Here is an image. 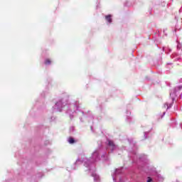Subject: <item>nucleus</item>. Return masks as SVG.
<instances>
[{
  "mask_svg": "<svg viewBox=\"0 0 182 182\" xmlns=\"http://www.w3.org/2000/svg\"><path fill=\"white\" fill-rule=\"evenodd\" d=\"M108 144H109V146H110L111 147H114V142H113V141H108Z\"/></svg>",
  "mask_w": 182,
  "mask_h": 182,
  "instance_id": "3",
  "label": "nucleus"
},
{
  "mask_svg": "<svg viewBox=\"0 0 182 182\" xmlns=\"http://www.w3.org/2000/svg\"><path fill=\"white\" fill-rule=\"evenodd\" d=\"M106 21L109 22V23H112V15H107L105 16Z\"/></svg>",
  "mask_w": 182,
  "mask_h": 182,
  "instance_id": "1",
  "label": "nucleus"
},
{
  "mask_svg": "<svg viewBox=\"0 0 182 182\" xmlns=\"http://www.w3.org/2000/svg\"><path fill=\"white\" fill-rule=\"evenodd\" d=\"M146 182H153V179L150 177H148V180Z\"/></svg>",
  "mask_w": 182,
  "mask_h": 182,
  "instance_id": "5",
  "label": "nucleus"
},
{
  "mask_svg": "<svg viewBox=\"0 0 182 182\" xmlns=\"http://www.w3.org/2000/svg\"><path fill=\"white\" fill-rule=\"evenodd\" d=\"M52 63V61H50V59H46L45 61V65H50Z\"/></svg>",
  "mask_w": 182,
  "mask_h": 182,
  "instance_id": "4",
  "label": "nucleus"
},
{
  "mask_svg": "<svg viewBox=\"0 0 182 182\" xmlns=\"http://www.w3.org/2000/svg\"><path fill=\"white\" fill-rule=\"evenodd\" d=\"M68 143H70V144H73V143H75V139L72 137H70L68 139Z\"/></svg>",
  "mask_w": 182,
  "mask_h": 182,
  "instance_id": "2",
  "label": "nucleus"
}]
</instances>
